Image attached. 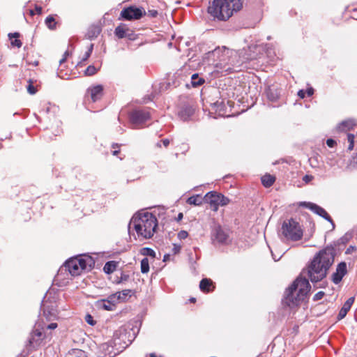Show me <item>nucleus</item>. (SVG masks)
Masks as SVG:
<instances>
[{
	"instance_id": "obj_1",
	"label": "nucleus",
	"mask_w": 357,
	"mask_h": 357,
	"mask_svg": "<svg viewBox=\"0 0 357 357\" xmlns=\"http://www.w3.org/2000/svg\"><path fill=\"white\" fill-rule=\"evenodd\" d=\"M335 256V250L333 245L326 246L315 255L307 266V275L312 283L320 282L326 277Z\"/></svg>"
},
{
	"instance_id": "obj_2",
	"label": "nucleus",
	"mask_w": 357,
	"mask_h": 357,
	"mask_svg": "<svg viewBox=\"0 0 357 357\" xmlns=\"http://www.w3.org/2000/svg\"><path fill=\"white\" fill-rule=\"evenodd\" d=\"M208 57L214 60V67L217 72L227 74L237 70L241 64L236 61L237 53L223 46L221 48L218 47L213 51L207 53Z\"/></svg>"
},
{
	"instance_id": "obj_3",
	"label": "nucleus",
	"mask_w": 357,
	"mask_h": 357,
	"mask_svg": "<svg viewBox=\"0 0 357 357\" xmlns=\"http://www.w3.org/2000/svg\"><path fill=\"white\" fill-rule=\"evenodd\" d=\"M137 233L138 238L149 239L153 237L158 227L156 217L149 212H139L130 220L128 230L130 232L131 227Z\"/></svg>"
},
{
	"instance_id": "obj_4",
	"label": "nucleus",
	"mask_w": 357,
	"mask_h": 357,
	"mask_svg": "<svg viewBox=\"0 0 357 357\" xmlns=\"http://www.w3.org/2000/svg\"><path fill=\"white\" fill-rule=\"evenodd\" d=\"M310 289L308 280L298 277L287 289L282 302L290 307L296 306L305 299Z\"/></svg>"
},
{
	"instance_id": "obj_5",
	"label": "nucleus",
	"mask_w": 357,
	"mask_h": 357,
	"mask_svg": "<svg viewBox=\"0 0 357 357\" xmlns=\"http://www.w3.org/2000/svg\"><path fill=\"white\" fill-rule=\"evenodd\" d=\"M242 8L243 0H213L208 8V12L214 18L226 21Z\"/></svg>"
},
{
	"instance_id": "obj_6",
	"label": "nucleus",
	"mask_w": 357,
	"mask_h": 357,
	"mask_svg": "<svg viewBox=\"0 0 357 357\" xmlns=\"http://www.w3.org/2000/svg\"><path fill=\"white\" fill-rule=\"evenodd\" d=\"M94 264L93 258L88 255L72 257L65 262L59 272L68 271L72 276H77L80 275L82 271H91Z\"/></svg>"
},
{
	"instance_id": "obj_7",
	"label": "nucleus",
	"mask_w": 357,
	"mask_h": 357,
	"mask_svg": "<svg viewBox=\"0 0 357 357\" xmlns=\"http://www.w3.org/2000/svg\"><path fill=\"white\" fill-rule=\"evenodd\" d=\"M47 337L45 328L40 322L36 323L33 331L28 337L27 343L24 349V357L29 355L33 351H36L40 346L43 340Z\"/></svg>"
},
{
	"instance_id": "obj_8",
	"label": "nucleus",
	"mask_w": 357,
	"mask_h": 357,
	"mask_svg": "<svg viewBox=\"0 0 357 357\" xmlns=\"http://www.w3.org/2000/svg\"><path fill=\"white\" fill-rule=\"evenodd\" d=\"M281 232L287 240L297 241L303 237V230L300 224L294 218L287 219L283 221Z\"/></svg>"
},
{
	"instance_id": "obj_9",
	"label": "nucleus",
	"mask_w": 357,
	"mask_h": 357,
	"mask_svg": "<svg viewBox=\"0 0 357 357\" xmlns=\"http://www.w3.org/2000/svg\"><path fill=\"white\" fill-rule=\"evenodd\" d=\"M268 45H251L248 47L247 49H244L243 52H241L240 56L242 58L241 63L256 60L263 54V52L265 50Z\"/></svg>"
},
{
	"instance_id": "obj_10",
	"label": "nucleus",
	"mask_w": 357,
	"mask_h": 357,
	"mask_svg": "<svg viewBox=\"0 0 357 357\" xmlns=\"http://www.w3.org/2000/svg\"><path fill=\"white\" fill-rule=\"evenodd\" d=\"M130 122L134 128L144 124L151 119V114L147 108L133 109L129 114Z\"/></svg>"
},
{
	"instance_id": "obj_11",
	"label": "nucleus",
	"mask_w": 357,
	"mask_h": 357,
	"mask_svg": "<svg viewBox=\"0 0 357 357\" xmlns=\"http://www.w3.org/2000/svg\"><path fill=\"white\" fill-rule=\"evenodd\" d=\"M204 199L213 207L214 211H217L219 206H226L229 203V199L228 197L215 191L207 192Z\"/></svg>"
},
{
	"instance_id": "obj_12",
	"label": "nucleus",
	"mask_w": 357,
	"mask_h": 357,
	"mask_svg": "<svg viewBox=\"0 0 357 357\" xmlns=\"http://www.w3.org/2000/svg\"><path fill=\"white\" fill-rule=\"evenodd\" d=\"M146 14V13L144 8L130 6L127 8H124L121 11L119 19L125 20H139Z\"/></svg>"
},
{
	"instance_id": "obj_13",
	"label": "nucleus",
	"mask_w": 357,
	"mask_h": 357,
	"mask_svg": "<svg viewBox=\"0 0 357 357\" xmlns=\"http://www.w3.org/2000/svg\"><path fill=\"white\" fill-rule=\"evenodd\" d=\"M40 310L47 321L54 320L57 318L58 310L55 301L47 300L45 297L42 301Z\"/></svg>"
},
{
	"instance_id": "obj_14",
	"label": "nucleus",
	"mask_w": 357,
	"mask_h": 357,
	"mask_svg": "<svg viewBox=\"0 0 357 357\" xmlns=\"http://www.w3.org/2000/svg\"><path fill=\"white\" fill-rule=\"evenodd\" d=\"M301 206H305V208L310 209L311 211L314 213L315 214L319 215L320 217L323 218L330 223H331L333 228L335 227V224L331 218V217L328 215V213L326 212V211L321 207L320 206L312 203V202H301Z\"/></svg>"
},
{
	"instance_id": "obj_15",
	"label": "nucleus",
	"mask_w": 357,
	"mask_h": 357,
	"mask_svg": "<svg viewBox=\"0 0 357 357\" xmlns=\"http://www.w3.org/2000/svg\"><path fill=\"white\" fill-rule=\"evenodd\" d=\"M119 295L114 294L108 296L106 298L98 300L96 302V306L99 309L107 311H112L115 309L116 305L119 303Z\"/></svg>"
},
{
	"instance_id": "obj_16",
	"label": "nucleus",
	"mask_w": 357,
	"mask_h": 357,
	"mask_svg": "<svg viewBox=\"0 0 357 357\" xmlns=\"http://www.w3.org/2000/svg\"><path fill=\"white\" fill-rule=\"evenodd\" d=\"M212 241L213 243L220 245L227 244L229 241V235L220 226H216L213 228L212 233Z\"/></svg>"
},
{
	"instance_id": "obj_17",
	"label": "nucleus",
	"mask_w": 357,
	"mask_h": 357,
	"mask_svg": "<svg viewBox=\"0 0 357 357\" xmlns=\"http://www.w3.org/2000/svg\"><path fill=\"white\" fill-rule=\"evenodd\" d=\"M347 264L344 261H342L337 266L336 271L332 275V281L335 284H339L343 277L347 274Z\"/></svg>"
},
{
	"instance_id": "obj_18",
	"label": "nucleus",
	"mask_w": 357,
	"mask_h": 357,
	"mask_svg": "<svg viewBox=\"0 0 357 357\" xmlns=\"http://www.w3.org/2000/svg\"><path fill=\"white\" fill-rule=\"evenodd\" d=\"M354 302V297H350L349 298H348L346 301V302L344 303L343 306L342 307V308L340 309V310L337 314V319L338 321L342 319L343 318H344L346 317L347 312L350 310Z\"/></svg>"
},
{
	"instance_id": "obj_19",
	"label": "nucleus",
	"mask_w": 357,
	"mask_h": 357,
	"mask_svg": "<svg viewBox=\"0 0 357 357\" xmlns=\"http://www.w3.org/2000/svg\"><path fill=\"white\" fill-rule=\"evenodd\" d=\"M195 109L192 106L185 105L181 108L178 112V116L181 120L185 121L190 119V118L193 115Z\"/></svg>"
},
{
	"instance_id": "obj_20",
	"label": "nucleus",
	"mask_w": 357,
	"mask_h": 357,
	"mask_svg": "<svg viewBox=\"0 0 357 357\" xmlns=\"http://www.w3.org/2000/svg\"><path fill=\"white\" fill-rule=\"evenodd\" d=\"M103 87L102 85H96L88 89V91L91 94L92 101L96 102L102 96Z\"/></svg>"
},
{
	"instance_id": "obj_21",
	"label": "nucleus",
	"mask_w": 357,
	"mask_h": 357,
	"mask_svg": "<svg viewBox=\"0 0 357 357\" xmlns=\"http://www.w3.org/2000/svg\"><path fill=\"white\" fill-rule=\"evenodd\" d=\"M129 31V29L126 24H121L119 26L116 27L114 34L119 38H128L129 39H131V35L127 33Z\"/></svg>"
},
{
	"instance_id": "obj_22",
	"label": "nucleus",
	"mask_w": 357,
	"mask_h": 357,
	"mask_svg": "<svg viewBox=\"0 0 357 357\" xmlns=\"http://www.w3.org/2000/svg\"><path fill=\"white\" fill-rule=\"evenodd\" d=\"M266 94L267 98L269 100H271L272 102H275L279 98L280 92L279 89L278 88L275 87L274 86H269L266 89Z\"/></svg>"
},
{
	"instance_id": "obj_23",
	"label": "nucleus",
	"mask_w": 357,
	"mask_h": 357,
	"mask_svg": "<svg viewBox=\"0 0 357 357\" xmlns=\"http://www.w3.org/2000/svg\"><path fill=\"white\" fill-rule=\"evenodd\" d=\"M356 123L352 119H347L340 123L337 126L339 132H347L353 129Z\"/></svg>"
},
{
	"instance_id": "obj_24",
	"label": "nucleus",
	"mask_w": 357,
	"mask_h": 357,
	"mask_svg": "<svg viewBox=\"0 0 357 357\" xmlns=\"http://www.w3.org/2000/svg\"><path fill=\"white\" fill-rule=\"evenodd\" d=\"M20 36V33H10L8 34V38L11 47L17 48H20L21 47V40L18 39Z\"/></svg>"
},
{
	"instance_id": "obj_25",
	"label": "nucleus",
	"mask_w": 357,
	"mask_h": 357,
	"mask_svg": "<svg viewBox=\"0 0 357 357\" xmlns=\"http://www.w3.org/2000/svg\"><path fill=\"white\" fill-rule=\"evenodd\" d=\"M212 285L213 282L208 278H203L199 282V288L203 292H209Z\"/></svg>"
},
{
	"instance_id": "obj_26",
	"label": "nucleus",
	"mask_w": 357,
	"mask_h": 357,
	"mask_svg": "<svg viewBox=\"0 0 357 357\" xmlns=\"http://www.w3.org/2000/svg\"><path fill=\"white\" fill-rule=\"evenodd\" d=\"M261 183L266 188L271 187L275 182V177L270 174H265L261 177Z\"/></svg>"
},
{
	"instance_id": "obj_27",
	"label": "nucleus",
	"mask_w": 357,
	"mask_h": 357,
	"mask_svg": "<svg viewBox=\"0 0 357 357\" xmlns=\"http://www.w3.org/2000/svg\"><path fill=\"white\" fill-rule=\"evenodd\" d=\"M204 82V79L199 77L198 73H195L191 76V84L193 87L201 86Z\"/></svg>"
},
{
	"instance_id": "obj_28",
	"label": "nucleus",
	"mask_w": 357,
	"mask_h": 357,
	"mask_svg": "<svg viewBox=\"0 0 357 357\" xmlns=\"http://www.w3.org/2000/svg\"><path fill=\"white\" fill-rule=\"evenodd\" d=\"M61 126V122L59 120L54 119L53 123L50 126V128L52 130H54L53 135L54 136L59 135L61 134V132H62Z\"/></svg>"
},
{
	"instance_id": "obj_29",
	"label": "nucleus",
	"mask_w": 357,
	"mask_h": 357,
	"mask_svg": "<svg viewBox=\"0 0 357 357\" xmlns=\"http://www.w3.org/2000/svg\"><path fill=\"white\" fill-rule=\"evenodd\" d=\"M116 268V264L114 261H109L105 263L103 267V271L107 274L113 273Z\"/></svg>"
},
{
	"instance_id": "obj_30",
	"label": "nucleus",
	"mask_w": 357,
	"mask_h": 357,
	"mask_svg": "<svg viewBox=\"0 0 357 357\" xmlns=\"http://www.w3.org/2000/svg\"><path fill=\"white\" fill-rule=\"evenodd\" d=\"M203 199L199 195H193L188 199L187 203L190 205L199 206L202 204Z\"/></svg>"
},
{
	"instance_id": "obj_31",
	"label": "nucleus",
	"mask_w": 357,
	"mask_h": 357,
	"mask_svg": "<svg viewBox=\"0 0 357 357\" xmlns=\"http://www.w3.org/2000/svg\"><path fill=\"white\" fill-rule=\"evenodd\" d=\"M357 168V152L349 159L346 169L351 170Z\"/></svg>"
},
{
	"instance_id": "obj_32",
	"label": "nucleus",
	"mask_w": 357,
	"mask_h": 357,
	"mask_svg": "<svg viewBox=\"0 0 357 357\" xmlns=\"http://www.w3.org/2000/svg\"><path fill=\"white\" fill-rule=\"evenodd\" d=\"M131 292L130 289H125L122 291H118L114 293V294L116 296L119 295V303L125 301L126 299V297L129 295V294Z\"/></svg>"
},
{
	"instance_id": "obj_33",
	"label": "nucleus",
	"mask_w": 357,
	"mask_h": 357,
	"mask_svg": "<svg viewBox=\"0 0 357 357\" xmlns=\"http://www.w3.org/2000/svg\"><path fill=\"white\" fill-rule=\"evenodd\" d=\"M149 271V262L146 257H144L141 261V272L142 273H146Z\"/></svg>"
},
{
	"instance_id": "obj_34",
	"label": "nucleus",
	"mask_w": 357,
	"mask_h": 357,
	"mask_svg": "<svg viewBox=\"0 0 357 357\" xmlns=\"http://www.w3.org/2000/svg\"><path fill=\"white\" fill-rule=\"evenodd\" d=\"M140 253L144 256H149V257H151L153 258L155 257V251L152 248H143L141 250Z\"/></svg>"
},
{
	"instance_id": "obj_35",
	"label": "nucleus",
	"mask_w": 357,
	"mask_h": 357,
	"mask_svg": "<svg viewBox=\"0 0 357 357\" xmlns=\"http://www.w3.org/2000/svg\"><path fill=\"white\" fill-rule=\"evenodd\" d=\"M45 24L50 29H54L56 27L55 19L52 15H49L46 17Z\"/></svg>"
},
{
	"instance_id": "obj_36",
	"label": "nucleus",
	"mask_w": 357,
	"mask_h": 357,
	"mask_svg": "<svg viewBox=\"0 0 357 357\" xmlns=\"http://www.w3.org/2000/svg\"><path fill=\"white\" fill-rule=\"evenodd\" d=\"M335 154L333 153H330L327 158H326V163L330 166V167H333L335 165H336L337 164V160L335 159Z\"/></svg>"
},
{
	"instance_id": "obj_37",
	"label": "nucleus",
	"mask_w": 357,
	"mask_h": 357,
	"mask_svg": "<svg viewBox=\"0 0 357 357\" xmlns=\"http://www.w3.org/2000/svg\"><path fill=\"white\" fill-rule=\"evenodd\" d=\"M97 68L94 66H89L84 71V75L86 76H92L97 73Z\"/></svg>"
},
{
	"instance_id": "obj_38",
	"label": "nucleus",
	"mask_w": 357,
	"mask_h": 357,
	"mask_svg": "<svg viewBox=\"0 0 357 357\" xmlns=\"http://www.w3.org/2000/svg\"><path fill=\"white\" fill-rule=\"evenodd\" d=\"M28 83L26 86L27 92L31 95H34L37 92V89L33 86L31 79H29Z\"/></svg>"
},
{
	"instance_id": "obj_39",
	"label": "nucleus",
	"mask_w": 357,
	"mask_h": 357,
	"mask_svg": "<svg viewBox=\"0 0 357 357\" xmlns=\"http://www.w3.org/2000/svg\"><path fill=\"white\" fill-rule=\"evenodd\" d=\"M349 240V236L347 234H345L342 237H341L336 243H334V245H332L335 249V246L340 244H346Z\"/></svg>"
},
{
	"instance_id": "obj_40",
	"label": "nucleus",
	"mask_w": 357,
	"mask_h": 357,
	"mask_svg": "<svg viewBox=\"0 0 357 357\" xmlns=\"http://www.w3.org/2000/svg\"><path fill=\"white\" fill-rule=\"evenodd\" d=\"M347 140L349 142L348 149L352 150L354 146V135L353 134H347Z\"/></svg>"
},
{
	"instance_id": "obj_41",
	"label": "nucleus",
	"mask_w": 357,
	"mask_h": 357,
	"mask_svg": "<svg viewBox=\"0 0 357 357\" xmlns=\"http://www.w3.org/2000/svg\"><path fill=\"white\" fill-rule=\"evenodd\" d=\"M85 321L90 326H94L96 324V321L93 319V317L89 314H87L85 316Z\"/></svg>"
},
{
	"instance_id": "obj_42",
	"label": "nucleus",
	"mask_w": 357,
	"mask_h": 357,
	"mask_svg": "<svg viewBox=\"0 0 357 357\" xmlns=\"http://www.w3.org/2000/svg\"><path fill=\"white\" fill-rule=\"evenodd\" d=\"M181 250V245H178V244H176V243H174L173 244V248H172V252L174 255H176V254H178L180 252Z\"/></svg>"
},
{
	"instance_id": "obj_43",
	"label": "nucleus",
	"mask_w": 357,
	"mask_h": 357,
	"mask_svg": "<svg viewBox=\"0 0 357 357\" xmlns=\"http://www.w3.org/2000/svg\"><path fill=\"white\" fill-rule=\"evenodd\" d=\"M188 236V234L186 231H184V230H181L178 233V238L180 239V240H183V239H185Z\"/></svg>"
},
{
	"instance_id": "obj_44",
	"label": "nucleus",
	"mask_w": 357,
	"mask_h": 357,
	"mask_svg": "<svg viewBox=\"0 0 357 357\" xmlns=\"http://www.w3.org/2000/svg\"><path fill=\"white\" fill-rule=\"evenodd\" d=\"M129 278V275H126V274H123V273H121V278L119 279H117L116 280V283H121L123 281H126L128 280Z\"/></svg>"
},
{
	"instance_id": "obj_45",
	"label": "nucleus",
	"mask_w": 357,
	"mask_h": 357,
	"mask_svg": "<svg viewBox=\"0 0 357 357\" xmlns=\"http://www.w3.org/2000/svg\"><path fill=\"white\" fill-rule=\"evenodd\" d=\"M324 291H319L314 296L313 300L314 301H319L324 297Z\"/></svg>"
},
{
	"instance_id": "obj_46",
	"label": "nucleus",
	"mask_w": 357,
	"mask_h": 357,
	"mask_svg": "<svg viewBox=\"0 0 357 357\" xmlns=\"http://www.w3.org/2000/svg\"><path fill=\"white\" fill-rule=\"evenodd\" d=\"M41 324L44 326L45 330V329L54 330V329L56 328L58 326L56 323H51V324H48L47 326H45V324H42V323H41Z\"/></svg>"
},
{
	"instance_id": "obj_47",
	"label": "nucleus",
	"mask_w": 357,
	"mask_h": 357,
	"mask_svg": "<svg viewBox=\"0 0 357 357\" xmlns=\"http://www.w3.org/2000/svg\"><path fill=\"white\" fill-rule=\"evenodd\" d=\"M147 15L151 17H156L158 15V13L156 10H149Z\"/></svg>"
},
{
	"instance_id": "obj_48",
	"label": "nucleus",
	"mask_w": 357,
	"mask_h": 357,
	"mask_svg": "<svg viewBox=\"0 0 357 357\" xmlns=\"http://www.w3.org/2000/svg\"><path fill=\"white\" fill-rule=\"evenodd\" d=\"M326 144L328 146L332 148L336 144V142L334 139L330 138L326 140Z\"/></svg>"
},
{
	"instance_id": "obj_49",
	"label": "nucleus",
	"mask_w": 357,
	"mask_h": 357,
	"mask_svg": "<svg viewBox=\"0 0 357 357\" xmlns=\"http://www.w3.org/2000/svg\"><path fill=\"white\" fill-rule=\"evenodd\" d=\"M356 250V247L354 245H350L348 247L345 251L346 255H350L353 251Z\"/></svg>"
},
{
	"instance_id": "obj_50",
	"label": "nucleus",
	"mask_w": 357,
	"mask_h": 357,
	"mask_svg": "<svg viewBox=\"0 0 357 357\" xmlns=\"http://www.w3.org/2000/svg\"><path fill=\"white\" fill-rule=\"evenodd\" d=\"M69 55V52L68 51H66L63 54V58L59 61V64L61 65L62 63H63L66 59H67V57Z\"/></svg>"
},
{
	"instance_id": "obj_51",
	"label": "nucleus",
	"mask_w": 357,
	"mask_h": 357,
	"mask_svg": "<svg viewBox=\"0 0 357 357\" xmlns=\"http://www.w3.org/2000/svg\"><path fill=\"white\" fill-rule=\"evenodd\" d=\"M223 103H224V102H223V101L219 102V101L218 100V101H216V102H215L213 103V105H214V107H216V108H217V109H220V110H221V109H222V108H221V107H222V106Z\"/></svg>"
},
{
	"instance_id": "obj_52",
	"label": "nucleus",
	"mask_w": 357,
	"mask_h": 357,
	"mask_svg": "<svg viewBox=\"0 0 357 357\" xmlns=\"http://www.w3.org/2000/svg\"><path fill=\"white\" fill-rule=\"evenodd\" d=\"M312 178H313V176L311 175H305L303 178V181L307 183H309L310 181H311L312 180Z\"/></svg>"
},
{
	"instance_id": "obj_53",
	"label": "nucleus",
	"mask_w": 357,
	"mask_h": 357,
	"mask_svg": "<svg viewBox=\"0 0 357 357\" xmlns=\"http://www.w3.org/2000/svg\"><path fill=\"white\" fill-rule=\"evenodd\" d=\"M306 92L303 89L299 90L298 91V96L300 98H304L305 97Z\"/></svg>"
},
{
	"instance_id": "obj_54",
	"label": "nucleus",
	"mask_w": 357,
	"mask_h": 357,
	"mask_svg": "<svg viewBox=\"0 0 357 357\" xmlns=\"http://www.w3.org/2000/svg\"><path fill=\"white\" fill-rule=\"evenodd\" d=\"M90 56H91L90 53L86 52L84 56L82 59L81 62L86 61L90 57Z\"/></svg>"
},
{
	"instance_id": "obj_55",
	"label": "nucleus",
	"mask_w": 357,
	"mask_h": 357,
	"mask_svg": "<svg viewBox=\"0 0 357 357\" xmlns=\"http://www.w3.org/2000/svg\"><path fill=\"white\" fill-rule=\"evenodd\" d=\"M305 92L307 94V96H311L314 93V89L312 87H310L308 88Z\"/></svg>"
},
{
	"instance_id": "obj_56",
	"label": "nucleus",
	"mask_w": 357,
	"mask_h": 357,
	"mask_svg": "<svg viewBox=\"0 0 357 357\" xmlns=\"http://www.w3.org/2000/svg\"><path fill=\"white\" fill-rule=\"evenodd\" d=\"M162 142L165 147H167L169 144V140L168 139H162Z\"/></svg>"
},
{
	"instance_id": "obj_57",
	"label": "nucleus",
	"mask_w": 357,
	"mask_h": 357,
	"mask_svg": "<svg viewBox=\"0 0 357 357\" xmlns=\"http://www.w3.org/2000/svg\"><path fill=\"white\" fill-rule=\"evenodd\" d=\"M36 11L38 14H40L42 13V8L40 6H36Z\"/></svg>"
},
{
	"instance_id": "obj_58",
	"label": "nucleus",
	"mask_w": 357,
	"mask_h": 357,
	"mask_svg": "<svg viewBox=\"0 0 357 357\" xmlns=\"http://www.w3.org/2000/svg\"><path fill=\"white\" fill-rule=\"evenodd\" d=\"M169 257H170V255L169 254L165 255L164 257H163V261H167V260H169Z\"/></svg>"
},
{
	"instance_id": "obj_59",
	"label": "nucleus",
	"mask_w": 357,
	"mask_h": 357,
	"mask_svg": "<svg viewBox=\"0 0 357 357\" xmlns=\"http://www.w3.org/2000/svg\"><path fill=\"white\" fill-rule=\"evenodd\" d=\"M93 48V45L91 44L90 47H89V50L86 52L90 53V54H91Z\"/></svg>"
},
{
	"instance_id": "obj_60",
	"label": "nucleus",
	"mask_w": 357,
	"mask_h": 357,
	"mask_svg": "<svg viewBox=\"0 0 357 357\" xmlns=\"http://www.w3.org/2000/svg\"><path fill=\"white\" fill-rule=\"evenodd\" d=\"M91 31H89V38H91V37H93V36H96L99 33V31H98L96 34V33H93L92 35H90Z\"/></svg>"
},
{
	"instance_id": "obj_61",
	"label": "nucleus",
	"mask_w": 357,
	"mask_h": 357,
	"mask_svg": "<svg viewBox=\"0 0 357 357\" xmlns=\"http://www.w3.org/2000/svg\"><path fill=\"white\" fill-rule=\"evenodd\" d=\"M182 218H183V213H178V220H180Z\"/></svg>"
},
{
	"instance_id": "obj_62",
	"label": "nucleus",
	"mask_w": 357,
	"mask_h": 357,
	"mask_svg": "<svg viewBox=\"0 0 357 357\" xmlns=\"http://www.w3.org/2000/svg\"><path fill=\"white\" fill-rule=\"evenodd\" d=\"M119 153V150H114L112 153L114 155H116Z\"/></svg>"
},
{
	"instance_id": "obj_63",
	"label": "nucleus",
	"mask_w": 357,
	"mask_h": 357,
	"mask_svg": "<svg viewBox=\"0 0 357 357\" xmlns=\"http://www.w3.org/2000/svg\"><path fill=\"white\" fill-rule=\"evenodd\" d=\"M190 301L191 303H195V302L196 301V298H191L190 299Z\"/></svg>"
},
{
	"instance_id": "obj_64",
	"label": "nucleus",
	"mask_w": 357,
	"mask_h": 357,
	"mask_svg": "<svg viewBox=\"0 0 357 357\" xmlns=\"http://www.w3.org/2000/svg\"><path fill=\"white\" fill-rule=\"evenodd\" d=\"M149 357H157L154 353L150 354Z\"/></svg>"
}]
</instances>
